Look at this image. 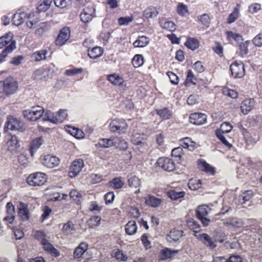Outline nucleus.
Returning a JSON list of instances; mask_svg holds the SVG:
<instances>
[{"label":"nucleus","mask_w":262,"mask_h":262,"mask_svg":"<svg viewBox=\"0 0 262 262\" xmlns=\"http://www.w3.org/2000/svg\"><path fill=\"white\" fill-rule=\"evenodd\" d=\"M18 89V82L12 77H8L4 80L0 81V98L14 94Z\"/></svg>","instance_id":"1"},{"label":"nucleus","mask_w":262,"mask_h":262,"mask_svg":"<svg viewBox=\"0 0 262 262\" xmlns=\"http://www.w3.org/2000/svg\"><path fill=\"white\" fill-rule=\"evenodd\" d=\"M48 180V175L43 172L37 171L30 174L26 179L27 184L32 187L45 185Z\"/></svg>","instance_id":"2"},{"label":"nucleus","mask_w":262,"mask_h":262,"mask_svg":"<svg viewBox=\"0 0 262 262\" xmlns=\"http://www.w3.org/2000/svg\"><path fill=\"white\" fill-rule=\"evenodd\" d=\"M5 48L3 52L4 56H7L16 48L15 41L13 39V35L9 32L0 37V49Z\"/></svg>","instance_id":"3"},{"label":"nucleus","mask_w":262,"mask_h":262,"mask_svg":"<svg viewBox=\"0 0 262 262\" xmlns=\"http://www.w3.org/2000/svg\"><path fill=\"white\" fill-rule=\"evenodd\" d=\"M25 129L24 123L18 118L10 116L7 119L4 126V132L8 133L10 131L24 132Z\"/></svg>","instance_id":"4"},{"label":"nucleus","mask_w":262,"mask_h":262,"mask_svg":"<svg viewBox=\"0 0 262 262\" xmlns=\"http://www.w3.org/2000/svg\"><path fill=\"white\" fill-rule=\"evenodd\" d=\"M43 108L40 106H33L30 108L24 110L22 114L28 121L36 122L41 118Z\"/></svg>","instance_id":"5"},{"label":"nucleus","mask_w":262,"mask_h":262,"mask_svg":"<svg viewBox=\"0 0 262 262\" xmlns=\"http://www.w3.org/2000/svg\"><path fill=\"white\" fill-rule=\"evenodd\" d=\"M84 167V162L82 159L77 158L74 160L69 166L68 176L70 178H75L78 176Z\"/></svg>","instance_id":"6"},{"label":"nucleus","mask_w":262,"mask_h":262,"mask_svg":"<svg viewBox=\"0 0 262 262\" xmlns=\"http://www.w3.org/2000/svg\"><path fill=\"white\" fill-rule=\"evenodd\" d=\"M43 196L48 201L60 202L66 200L68 195L66 193L57 192L53 187L49 186L46 189Z\"/></svg>","instance_id":"7"},{"label":"nucleus","mask_w":262,"mask_h":262,"mask_svg":"<svg viewBox=\"0 0 262 262\" xmlns=\"http://www.w3.org/2000/svg\"><path fill=\"white\" fill-rule=\"evenodd\" d=\"M211 208L205 204L199 206L196 210V216L205 226H208L211 223L210 220L207 216L211 211Z\"/></svg>","instance_id":"8"},{"label":"nucleus","mask_w":262,"mask_h":262,"mask_svg":"<svg viewBox=\"0 0 262 262\" xmlns=\"http://www.w3.org/2000/svg\"><path fill=\"white\" fill-rule=\"evenodd\" d=\"M40 161L42 165L48 169L56 168L60 164V159L59 157L49 154L41 156Z\"/></svg>","instance_id":"9"},{"label":"nucleus","mask_w":262,"mask_h":262,"mask_svg":"<svg viewBox=\"0 0 262 262\" xmlns=\"http://www.w3.org/2000/svg\"><path fill=\"white\" fill-rule=\"evenodd\" d=\"M230 71L233 78H242L245 75V66L241 61H234L230 66Z\"/></svg>","instance_id":"10"},{"label":"nucleus","mask_w":262,"mask_h":262,"mask_svg":"<svg viewBox=\"0 0 262 262\" xmlns=\"http://www.w3.org/2000/svg\"><path fill=\"white\" fill-rule=\"evenodd\" d=\"M158 166L167 172H172L176 169L174 161L167 157H160L157 161Z\"/></svg>","instance_id":"11"},{"label":"nucleus","mask_w":262,"mask_h":262,"mask_svg":"<svg viewBox=\"0 0 262 262\" xmlns=\"http://www.w3.org/2000/svg\"><path fill=\"white\" fill-rule=\"evenodd\" d=\"M18 217L19 220L27 222L30 220V213L28 205L24 202H20L17 206Z\"/></svg>","instance_id":"12"},{"label":"nucleus","mask_w":262,"mask_h":262,"mask_svg":"<svg viewBox=\"0 0 262 262\" xmlns=\"http://www.w3.org/2000/svg\"><path fill=\"white\" fill-rule=\"evenodd\" d=\"M127 127V123L123 120H114L110 124V130L113 133H123Z\"/></svg>","instance_id":"13"},{"label":"nucleus","mask_w":262,"mask_h":262,"mask_svg":"<svg viewBox=\"0 0 262 262\" xmlns=\"http://www.w3.org/2000/svg\"><path fill=\"white\" fill-rule=\"evenodd\" d=\"M194 235L199 241L202 242L209 248L214 249L217 247L216 242L208 234L204 233L202 234H194Z\"/></svg>","instance_id":"14"},{"label":"nucleus","mask_w":262,"mask_h":262,"mask_svg":"<svg viewBox=\"0 0 262 262\" xmlns=\"http://www.w3.org/2000/svg\"><path fill=\"white\" fill-rule=\"evenodd\" d=\"M6 215L4 219L7 224H13L15 221V209L12 202H8L6 206Z\"/></svg>","instance_id":"15"},{"label":"nucleus","mask_w":262,"mask_h":262,"mask_svg":"<svg viewBox=\"0 0 262 262\" xmlns=\"http://www.w3.org/2000/svg\"><path fill=\"white\" fill-rule=\"evenodd\" d=\"M71 31L69 28L64 27L60 31L56 40V45L58 46L64 45L69 39Z\"/></svg>","instance_id":"16"},{"label":"nucleus","mask_w":262,"mask_h":262,"mask_svg":"<svg viewBox=\"0 0 262 262\" xmlns=\"http://www.w3.org/2000/svg\"><path fill=\"white\" fill-rule=\"evenodd\" d=\"M108 81L115 86H124L125 85V80L123 77L118 73H113L107 75Z\"/></svg>","instance_id":"17"},{"label":"nucleus","mask_w":262,"mask_h":262,"mask_svg":"<svg viewBox=\"0 0 262 262\" xmlns=\"http://www.w3.org/2000/svg\"><path fill=\"white\" fill-rule=\"evenodd\" d=\"M189 118L191 123L196 125H202L207 121V116L201 113H192Z\"/></svg>","instance_id":"18"},{"label":"nucleus","mask_w":262,"mask_h":262,"mask_svg":"<svg viewBox=\"0 0 262 262\" xmlns=\"http://www.w3.org/2000/svg\"><path fill=\"white\" fill-rule=\"evenodd\" d=\"M111 255L117 262H126L128 259L127 254L118 248L113 249L111 251Z\"/></svg>","instance_id":"19"},{"label":"nucleus","mask_w":262,"mask_h":262,"mask_svg":"<svg viewBox=\"0 0 262 262\" xmlns=\"http://www.w3.org/2000/svg\"><path fill=\"white\" fill-rule=\"evenodd\" d=\"M89 244L85 242L80 243L74 250L73 257L75 259L81 258L89 249Z\"/></svg>","instance_id":"20"},{"label":"nucleus","mask_w":262,"mask_h":262,"mask_svg":"<svg viewBox=\"0 0 262 262\" xmlns=\"http://www.w3.org/2000/svg\"><path fill=\"white\" fill-rule=\"evenodd\" d=\"M198 167L201 171L209 173L212 176L215 174L214 167L205 161L199 160L198 161Z\"/></svg>","instance_id":"21"},{"label":"nucleus","mask_w":262,"mask_h":262,"mask_svg":"<svg viewBox=\"0 0 262 262\" xmlns=\"http://www.w3.org/2000/svg\"><path fill=\"white\" fill-rule=\"evenodd\" d=\"M41 245H42L45 251L51 255L52 256L57 257L60 256V252L59 251L56 249L48 240H43Z\"/></svg>","instance_id":"22"},{"label":"nucleus","mask_w":262,"mask_h":262,"mask_svg":"<svg viewBox=\"0 0 262 262\" xmlns=\"http://www.w3.org/2000/svg\"><path fill=\"white\" fill-rule=\"evenodd\" d=\"M224 225L232 228H240L244 225L243 221L236 217H228L224 221Z\"/></svg>","instance_id":"23"},{"label":"nucleus","mask_w":262,"mask_h":262,"mask_svg":"<svg viewBox=\"0 0 262 262\" xmlns=\"http://www.w3.org/2000/svg\"><path fill=\"white\" fill-rule=\"evenodd\" d=\"M253 108V101L251 99L243 100L240 105L241 112L245 115H248Z\"/></svg>","instance_id":"24"},{"label":"nucleus","mask_w":262,"mask_h":262,"mask_svg":"<svg viewBox=\"0 0 262 262\" xmlns=\"http://www.w3.org/2000/svg\"><path fill=\"white\" fill-rule=\"evenodd\" d=\"M130 141L135 145H141L145 144L146 139L144 134L134 132L130 137Z\"/></svg>","instance_id":"25"},{"label":"nucleus","mask_w":262,"mask_h":262,"mask_svg":"<svg viewBox=\"0 0 262 262\" xmlns=\"http://www.w3.org/2000/svg\"><path fill=\"white\" fill-rule=\"evenodd\" d=\"M179 253L178 250H172L169 248H164L159 253L158 257L161 260H166L177 255Z\"/></svg>","instance_id":"26"},{"label":"nucleus","mask_w":262,"mask_h":262,"mask_svg":"<svg viewBox=\"0 0 262 262\" xmlns=\"http://www.w3.org/2000/svg\"><path fill=\"white\" fill-rule=\"evenodd\" d=\"M180 143L183 148H186L190 151H193L198 147L196 142L189 137L182 139L180 140Z\"/></svg>","instance_id":"27"},{"label":"nucleus","mask_w":262,"mask_h":262,"mask_svg":"<svg viewBox=\"0 0 262 262\" xmlns=\"http://www.w3.org/2000/svg\"><path fill=\"white\" fill-rule=\"evenodd\" d=\"M183 231L173 229L167 235L166 239L169 242H175L179 241L183 236Z\"/></svg>","instance_id":"28"},{"label":"nucleus","mask_w":262,"mask_h":262,"mask_svg":"<svg viewBox=\"0 0 262 262\" xmlns=\"http://www.w3.org/2000/svg\"><path fill=\"white\" fill-rule=\"evenodd\" d=\"M43 143L42 137H38L32 140L30 147V154L33 156L36 151L41 146Z\"/></svg>","instance_id":"29"},{"label":"nucleus","mask_w":262,"mask_h":262,"mask_svg":"<svg viewBox=\"0 0 262 262\" xmlns=\"http://www.w3.org/2000/svg\"><path fill=\"white\" fill-rule=\"evenodd\" d=\"M76 230L75 225L71 221L63 224L61 229L62 233L64 235H70L74 232Z\"/></svg>","instance_id":"30"},{"label":"nucleus","mask_w":262,"mask_h":262,"mask_svg":"<svg viewBox=\"0 0 262 262\" xmlns=\"http://www.w3.org/2000/svg\"><path fill=\"white\" fill-rule=\"evenodd\" d=\"M103 53V49L100 47H95L91 49H89L88 50V55L92 59H95L101 57Z\"/></svg>","instance_id":"31"},{"label":"nucleus","mask_w":262,"mask_h":262,"mask_svg":"<svg viewBox=\"0 0 262 262\" xmlns=\"http://www.w3.org/2000/svg\"><path fill=\"white\" fill-rule=\"evenodd\" d=\"M32 78L36 81H46L49 78L47 71L38 70L32 74Z\"/></svg>","instance_id":"32"},{"label":"nucleus","mask_w":262,"mask_h":262,"mask_svg":"<svg viewBox=\"0 0 262 262\" xmlns=\"http://www.w3.org/2000/svg\"><path fill=\"white\" fill-rule=\"evenodd\" d=\"M162 202V200L160 199L156 198L152 195H147L145 198V204L151 207H159Z\"/></svg>","instance_id":"33"},{"label":"nucleus","mask_w":262,"mask_h":262,"mask_svg":"<svg viewBox=\"0 0 262 262\" xmlns=\"http://www.w3.org/2000/svg\"><path fill=\"white\" fill-rule=\"evenodd\" d=\"M26 17L27 14L25 12L19 11L15 14L13 17V24L17 26H19L24 22Z\"/></svg>","instance_id":"34"},{"label":"nucleus","mask_w":262,"mask_h":262,"mask_svg":"<svg viewBox=\"0 0 262 262\" xmlns=\"http://www.w3.org/2000/svg\"><path fill=\"white\" fill-rule=\"evenodd\" d=\"M7 146L9 150L11 151L16 150L19 146V140L16 136H12L7 142Z\"/></svg>","instance_id":"35"},{"label":"nucleus","mask_w":262,"mask_h":262,"mask_svg":"<svg viewBox=\"0 0 262 262\" xmlns=\"http://www.w3.org/2000/svg\"><path fill=\"white\" fill-rule=\"evenodd\" d=\"M167 196L172 201H177L184 198L185 192L184 191H176L174 190H170L167 192Z\"/></svg>","instance_id":"36"},{"label":"nucleus","mask_w":262,"mask_h":262,"mask_svg":"<svg viewBox=\"0 0 262 262\" xmlns=\"http://www.w3.org/2000/svg\"><path fill=\"white\" fill-rule=\"evenodd\" d=\"M149 40L145 36H139L133 43V46L136 48H144L148 45Z\"/></svg>","instance_id":"37"},{"label":"nucleus","mask_w":262,"mask_h":262,"mask_svg":"<svg viewBox=\"0 0 262 262\" xmlns=\"http://www.w3.org/2000/svg\"><path fill=\"white\" fill-rule=\"evenodd\" d=\"M56 124L61 123L66 120L68 116V110L66 109H60L55 113Z\"/></svg>","instance_id":"38"},{"label":"nucleus","mask_w":262,"mask_h":262,"mask_svg":"<svg viewBox=\"0 0 262 262\" xmlns=\"http://www.w3.org/2000/svg\"><path fill=\"white\" fill-rule=\"evenodd\" d=\"M94 16V11L91 9H86L80 15L81 20L87 23L91 21Z\"/></svg>","instance_id":"39"},{"label":"nucleus","mask_w":262,"mask_h":262,"mask_svg":"<svg viewBox=\"0 0 262 262\" xmlns=\"http://www.w3.org/2000/svg\"><path fill=\"white\" fill-rule=\"evenodd\" d=\"M129 186L135 190L136 193L140 192L141 183L140 180L136 177H132L128 180Z\"/></svg>","instance_id":"40"},{"label":"nucleus","mask_w":262,"mask_h":262,"mask_svg":"<svg viewBox=\"0 0 262 262\" xmlns=\"http://www.w3.org/2000/svg\"><path fill=\"white\" fill-rule=\"evenodd\" d=\"M227 39L229 41H235L237 42H241L244 41L243 36L239 33L233 31H227L226 32Z\"/></svg>","instance_id":"41"},{"label":"nucleus","mask_w":262,"mask_h":262,"mask_svg":"<svg viewBox=\"0 0 262 262\" xmlns=\"http://www.w3.org/2000/svg\"><path fill=\"white\" fill-rule=\"evenodd\" d=\"M158 12L156 8L149 7L143 11V16L146 19L154 18L157 16Z\"/></svg>","instance_id":"42"},{"label":"nucleus","mask_w":262,"mask_h":262,"mask_svg":"<svg viewBox=\"0 0 262 262\" xmlns=\"http://www.w3.org/2000/svg\"><path fill=\"white\" fill-rule=\"evenodd\" d=\"M138 227L135 221H129L125 225V232L129 235H134Z\"/></svg>","instance_id":"43"},{"label":"nucleus","mask_w":262,"mask_h":262,"mask_svg":"<svg viewBox=\"0 0 262 262\" xmlns=\"http://www.w3.org/2000/svg\"><path fill=\"white\" fill-rule=\"evenodd\" d=\"M41 118L43 121H49L51 123L56 124L55 113L49 110H45L43 108V114H42Z\"/></svg>","instance_id":"44"},{"label":"nucleus","mask_w":262,"mask_h":262,"mask_svg":"<svg viewBox=\"0 0 262 262\" xmlns=\"http://www.w3.org/2000/svg\"><path fill=\"white\" fill-rule=\"evenodd\" d=\"M113 146H115L117 149L120 150H125L128 148L127 142L122 138H118L114 142Z\"/></svg>","instance_id":"45"},{"label":"nucleus","mask_w":262,"mask_h":262,"mask_svg":"<svg viewBox=\"0 0 262 262\" xmlns=\"http://www.w3.org/2000/svg\"><path fill=\"white\" fill-rule=\"evenodd\" d=\"M222 93L224 96L232 99H236L238 97V93L236 91L228 87H224Z\"/></svg>","instance_id":"46"},{"label":"nucleus","mask_w":262,"mask_h":262,"mask_svg":"<svg viewBox=\"0 0 262 262\" xmlns=\"http://www.w3.org/2000/svg\"><path fill=\"white\" fill-rule=\"evenodd\" d=\"M67 131L71 135L77 139H82L84 137L83 132L76 127L69 126L68 127Z\"/></svg>","instance_id":"47"},{"label":"nucleus","mask_w":262,"mask_h":262,"mask_svg":"<svg viewBox=\"0 0 262 262\" xmlns=\"http://www.w3.org/2000/svg\"><path fill=\"white\" fill-rule=\"evenodd\" d=\"M52 0H42L39 2L37 7L39 12H45L48 10L51 6Z\"/></svg>","instance_id":"48"},{"label":"nucleus","mask_w":262,"mask_h":262,"mask_svg":"<svg viewBox=\"0 0 262 262\" xmlns=\"http://www.w3.org/2000/svg\"><path fill=\"white\" fill-rule=\"evenodd\" d=\"M233 129V126L228 122H224L221 126L220 128L217 129L215 131V134H217L219 132L221 134H228L231 132Z\"/></svg>","instance_id":"49"},{"label":"nucleus","mask_w":262,"mask_h":262,"mask_svg":"<svg viewBox=\"0 0 262 262\" xmlns=\"http://www.w3.org/2000/svg\"><path fill=\"white\" fill-rule=\"evenodd\" d=\"M202 184L201 180L192 178L189 181L188 186L192 190H197L202 187Z\"/></svg>","instance_id":"50"},{"label":"nucleus","mask_w":262,"mask_h":262,"mask_svg":"<svg viewBox=\"0 0 262 262\" xmlns=\"http://www.w3.org/2000/svg\"><path fill=\"white\" fill-rule=\"evenodd\" d=\"M187 226L194 232V234H198L201 230L200 225L196 221L192 219L188 220L187 221Z\"/></svg>","instance_id":"51"},{"label":"nucleus","mask_w":262,"mask_h":262,"mask_svg":"<svg viewBox=\"0 0 262 262\" xmlns=\"http://www.w3.org/2000/svg\"><path fill=\"white\" fill-rule=\"evenodd\" d=\"M70 199L74 203L79 204L81 199V194L79 191L76 189H72L69 193Z\"/></svg>","instance_id":"52"},{"label":"nucleus","mask_w":262,"mask_h":262,"mask_svg":"<svg viewBox=\"0 0 262 262\" xmlns=\"http://www.w3.org/2000/svg\"><path fill=\"white\" fill-rule=\"evenodd\" d=\"M253 196V192L251 190H247L244 192L240 196L238 203L244 204L249 201Z\"/></svg>","instance_id":"53"},{"label":"nucleus","mask_w":262,"mask_h":262,"mask_svg":"<svg viewBox=\"0 0 262 262\" xmlns=\"http://www.w3.org/2000/svg\"><path fill=\"white\" fill-rule=\"evenodd\" d=\"M185 45L188 48L192 50L197 49L200 46L199 41L196 39L192 37L188 38Z\"/></svg>","instance_id":"54"},{"label":"nucleus","mask_w":262,"mask_h":262,"mask_svg":"<svg viewBox=\"0 0 262 262\" xmlns=\"http://www.w3.org/2000/svg\"><path fill=\"white\" fill-rule=\"evenodd\" d=\"M110 186L115 189H118L122 188L124 186V182L119 177L114 178L110 182Z\"/></svg>","instance_id":"55"},{"label":"nucleus","mask_w":262,"mask_h":262,"mask_svg":"<svg viewBox=\"0 0 262 262\" xmlns=\"http://www.w3.org/2000/svg\"><path fill=\"white\" fill-rule=\"evenodd\" d=\"M114 142L111 139L102 138L100 139L96 146L98 145L101 148H107L113 146Z\"/></svg>","instance_id":"56"},{"label":"nucleus","mask_w":262,"mask_h":262,"mask_svg":"<svg viewBox=\"0 0 262 262\" xmlns=\"http://www.w3.org/2000/svg\"><path fill=\"white\" fill-rule=\"evenodd\" d=\"M132 63L135 68L142 67L144 64V57L141 54H136L132 59Z\"/></svg>","instance_id":"57"},{"label":"nucleus","mask_w":262,"mask_h":262,"mask_svg":"<svg viewBox=\"0 0 262 262\" xmlns=\"http://www.w3.org/2000/svg\"><path fill=\"white\" fill-rule=\"evenodd\" d=\"M197 80L194 77L192 72L189 70L187 73V76L185 82V85L186 86H190L192 85H195Z\"/></svg>","instance_id":"58"},{"label":"nucleus","mask_w":262,"mask_h":262,"mask_svg":"<svg viewBox=\"0 0 262 262\" xmlns=\"http://www.w3.org/2000/svg\"><path fill=\"white\" fill-rule=\"evenodd\" d=\"M101 218L99 216H92L88 222V225L91 228H96L100 225Z\"/></svg>","instance_id":"59"},{"label":"nucleus","mask_w":262,"mask_h":262,"mask_svg":"<svg viewBox=\"0 0 262 262\" xmlns=\"http://www.w3.org/2000/svg\"><path fill=\"white\" fill-rule=\"evenodd\" d=\"M55 6L60 9H65L70 7L71 4V0H54Z\"/></svg>","instance_id":"60"},{"label":"nucleus","mask_w":262,"mask_h":262,"mask_svg":"<svg viewBox=\"0 0 262 262\" xmlns=\"http://www.w3.org/2000/svg\"><path fill=\"white\" fill-rule=\"evenodd\" d=\"M162 27L169 31H174L176 29V25L171 21H165L161 23Z\"/></svg>","instance_id":"61"},{"label":"nucleus","mask_w":262,"mask_h":262,"mask_svg":"<svg viewBox=\"0 0 262 262\" xmlns=\"http://www.w3.org/2000/svg\"><path fill=\"white\" fill-rule=\"evenodd\" d=\"M46 51H40L34 53L33 55V59L36 61H41L46 58Z\"/></svg>","instance_id":"62"},{"label":"nucleus","mask_w":262,"mask_h":262,"mask_svg":"<svg viewBox=\"0 0 262 262\" xmlns=\"http://www.w3.org/2000/svg\"><path fill=\"white\" fill-rule=\"evenodd\" d=\"M177 12L182 16H186L189 13L187 7L183 4H180L178 6Z\"/></svg>","instance_id":"63"},{"label":"nucleus","mask_w":262,"mask_h":262,"mask_svg":"<svg viewBox=\"0 0 262 262\" xmlns=\"http://www.w3.org/2000/svg\"><path fill=\"white\" fill-rule=\"evenodd\" d=\"M239 14V10L238 9H235L233 12H232L229 16L228 18V23L231 24L234 23L238 17Z\"/></svg>","instance_id":"64"}]
</instances>
